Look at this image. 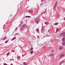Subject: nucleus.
Returning <instances> with one entry per match:
<instances>
[{
    "mask_svg": "<svg viewBox=\"0 0 65 65\" xmlns=\"http://www.w3.org/2000/svg\"><path fill=\"white\" fill-rule=\"evenodd\" d=\"M27 28V26H26L25 24H24L22 26L21 28L20 29V30H23V29H25V28Z\"/></svg>",
    "mask_w": 65,
    "mask_h": 65,
    "instance_id": "f257e3e1",
    "label": "nucleus"
},
{
    "mask_svg": "<svg viewBox=\"0 0 65 65\" xmlns=\"http://www.w3.org/2000/svg\"><path fill=\"white\" fill-rule=\"evenodd\" d=\"M35 21L37 23V24H38L39 23V22H39V20L37 19H35Z\"/></svg>",
    "mask_w": 65,
    "mask_h": 65,
    "instance_id": "f03ea898",
    "label": "nucleus"
},
{
    "mask_svg": "<svg viewBox=\"0 0 65 65\" xmlns=\"http://www.w3.org/2000/svg\"><path fill=\"white\" fill-rule=\"evenodd\" d=\"M65 56V54H61L60 56V58H62V57H63V56Z\"/></svg>",
    "mask_w": 65,
    "mask_h": 65,
    "instance_id": "7ed1b4c3",
    "label": "nucleus"
},
{
    "mask_svg": "<svg viewBox=\"0 0 65 65\" xmlns=\"http://www.w3.org/2000/svg\"><path fill=\"white\" fill-rule=\"evenodd\" d=\"M63 46H60L59 48V49L60 50H63Z\"/></svg>",
    "mask_w": 65,
    "mask_h": 65,
    "instance_id": "20e7f679",
    "label": "nucleus"
},
{
    "mask_svg": "<svg viewBox=\"0 0 65 65\" xmlns=\"http://www.w3.org/2000/svg\"><path fill=\"white\" fill-rule=\"evenodd\" d=\"M57 3H58V2H57L56 3H55V6H54V8H56V7L57 6Z\"/></svg>",
    "mask_w": 65,
    "mask_h": 65,
    "instance_id": "39448f33",
    "label": "nucleus"
},
{
    "mask_svg": "<svg viewBox=\"0 0 65 65\" xmlns=\"http://www.w3.org/2000/svg\"><path fill=\"white\" fill-rule=\"evenodd\" d=\"M64 62H64V61H62L61 62H60V64H62V63H64Z\"/></svg>",
    "mask_w": 65,
    "mask_h": 65,
    "instance_id": "423d86ee",
    "label": "nucleus"
},
{
    "mask_svg": "<svg viewBox=\"0 0 65 65\" xmlns=\"http://www.w3.org/2000/svg\"><path fill=\"white\" fill-rule=\"evenodd\" d=\"M62 45L63 46H65V42H63L62 43Z\"/></svg>",
    "mask_w": 65,
    "mask_h": 65,
    "instance_id": "0eeeda50",
    "label": "nucleus"
},
{
    "mask_svg": "<svg viewBox=\"0 0 65 65\" xmlns=\"http://www.w3.org/2000/svg\"><path fill=\"white\" fill-rule=\"evenodd\" d=\"M16 39V37H15L14 38H13V39H12V41H13V40H14V39Z\"/></svg>",
    "mask_w": 65,
    "mask_h": 65,
    "instance_id": "6e6552de",
    "label": "nucleus"
},
{
    "mask_svg": "<svg viewBox=\"0 0 65 65\" xmlns=\"http://www.w3.org/2000/svg\"><path fill=\"white\" fill-rule=\"evenodd\" d=\"M49 23V22H45L44 23V24H46V25H47V24H48Z\"/></svg>",
    "mask_w": 65,
    "mask_h": 65,
    "instance_id": "1a4fd4ad",
    "label": "nucleus"
},
{
    "mask_svg": "<svg viewBox=\"0 0 65 65\" xmlns=\"http://www.w3.org/2000/svg\"><path fill=\"white\" fill-rule=\"evenodd\" d=\"M62 41H65V38H63L62 39Z\"/></svg>",
    "mask_w": 65,
    "mask_h": 65,
    "instance_id": "9d476101",
    "label": "nucleus"
},
{
    "mask_svg": "<svg viewBox=\"0 0 65 65\" xmlns=\"http://www.w3.org/2000/svg\"><path fill=\"white\" fill-rule=\"evenodd\" d=\"M54 54H50V57H52V56H54Z\"/></svg>",
    "mask_w": 65,
    "mask_h": 65,
    "instance_id": "9b49d317",
    "label": "nucleus"
},
{
    "mask_svg": "<svg viewBox=\"0 0 65 65\" xmlns=\"http://www.w3.org/2000/svg\"><path fill=\"white\" fill-rule=\"evenodd\" d=\"M43 27H42V29H41V32H42V31H43Z\"/></svg>",
    "mask_w": 65,
    "mask_h": 65,
    "instance_id": "f8f14e48",
    "label": "nucleus"
},
{
    "mask_svg": "<svg viewBox=\"0 0 65 65\" xmlns=\"http://www.w3.org/2000/svg\"><path fill=\"white\" fill-rule=\"evenodd\" d=\"M58 23H55L54 24V25H58Z\"/></svg>",
    "mask_w": 65,
    "mask_h": 65,
    "instance_id": "ddd939ff",
    "label": "nucleus"
},
{
    "mask_svg": "<svg viewBox=\"0 0 65 65\" xmlns=\"http://www.w3.org/2000/svg\"><path fill=\"white\" fill-rule=\"evenodd\" d=\"M29 12H31V13H32L33 12V11L31 10V11H28Z\"/></svg>",
    "mask_w": 65,
    "mask_h": 65,
    "instance_id": "4468645a",
    "label": "nucleus"
},
{
    "mask_svg": "<svg viewBox=\"0 0 65 65\" xmlns=\"http://www.w3.org/2000/svg\"><path fill=\"white\" fill-rule=\"evenodd\" d=\"M6 37H4V38H3V40H5L6 39Z\"/></svg>",
    "mask_w": 65,
    "mask_h": 65,
    "instance_id": "2eb2a0df",
    "label": "nucleus"
},
{
    "mask_svg": "<svg viewBox=\"0 0 65 65\" xmlns=\"http://www.w3.org/2000/svg\"><path fill=\"white\" fill-rule=\"evenodd\" d=\"M36 31L37 32H38V31H39V29L37 28L36 29Z\"/></svg>",
    "mask_w": 65,
    "mask_h": 65,
    "instance_id": "dca6fc26",
    "label": "nucleus"
},
{
    "mask_svg": "<svg viewBox=\"0 0 65 65\" xmlns=\"http://www.w3.org/2000/svg\"><path fill=\"white\" fill-rule=\"evenodd\" d=\"M17 57L18 59H19L20 58H21V57L20 56H17Z\"/></svg>",
    "mask_w": 65,
    "mask_h": 65,
    "instance_id": "f3484780",
    "label": "nucleus"
},
{
    "mask_svg": "<svg viewBox=\"0 0 65 65\" xmlns=\"http://www.w3.org/2000/svg\"><path fill=\"white\" fill-rule=\"evenodd\" d=\"M33 51H32L31 52H30V53L31 54H33Z\"/></svg>",
    "mask_w": 65,
    "mask_h": 65,
    "instance_id": "a211bd4d",
    "label": "nucleus"
},
{
    "mask_svg": "<svg viewBox=\"0 0 65 65\" xmlns=\"http://www.w3.org/2000/svg\"><path fill=\"white\" fill-rule=\"evenodd\" d=\"M7 41H8V40L6 41L5 42V43H7Z\"/></svg>",
    "mask_w": 65,
    "mask_h": 65,
    "instance_id": "6ab92c4d",
    "label": "nucleus"
},
{
    "mask_svg": "<svg viewBox=\"0 0 65 65\" xmlns=\"http://www.w3.org/2000/svg\"><path fill=\"white\" fill-rule=\"evenodd\" d=\"M30 51H33V48L31 47L30 48Z\"/></svg>",
    "mask_w": 65,
    "mask_h": 65,
    "instance_id": "aec40b11",
    "label": "nucleus"
},
{
    "mask_svg": "<svg viewBox=\"0 0 65 65\" xmlns=\"http://www.w3.org/2000/svg\"><path fill=\"white\" fill-rule=\"evenodd\" d=\"M56 32H57V31H58V28H57L56 29Z\"/></svg>",
    "mask_w": 65,
    "mask_h": 65,
    "instance_id": "412c9836",
    "label": "nucleus"
},
{
    "mask_svg": "<svg viewBox=\"0 0 65 65\" xmlns=\"http://www.w3.org/2000/svg\"><path fill=\"white\" fill-rule=\"evenodd\" d=\"M52 53H54V50H52Z\"/></svg>",
    "mask_w": 65,
    "mask_h": 65,
    "instance_id": "4be33fe9",
    "label": "nucleus"
},
{
    "mask_svg": "<svg viewBox=\"0 0 65 65\" xmlns=\"http://www.w3.org/2000/svg\"><path fill=\"white\" fill-rule=\"evenodd\" d=\"M24 65H27V64H26V63H24Z\"/></svg>",
    "mask_w": 65,
    "mask_h": 65,
    "instance_id": "5701e85b",
    "label": "nucleus"
},
{
    "mask_svg": "<svg viewBox=\"0 0 65 65\" xmlns=\"http://www.w3.org/2000/svg\"><path fill=\"white\" fill-rule=\"evenodd\" d=\"M9 52L7 54V55H9Z\"/></svg>",
    "mask_w": 65,
    "mask_h": 65,
    "instance_id": "b1692460",
    "label": "nucleus"
},
{
    "mask_svg": "<svg viewBox=\"0 0 65 65\" xmlns=\"http://www.w3.org/2000/svg\"><path fill=\"white\" fill-rule=\"evenodd\" d=\"M4 65H7V64H6V63H4Z\"/></svg>",
    "mask_w": 65,
    "mask_h": 65,
    "instance_id": "393cba45",
    "label": "nucleus"
},
{
    "mask_svg": "<svg viewBox=\"0 0 65 65\" xmlns=\"http://www.w3.org/2000/svg\"><path fill=\"white\" fill-rule=\"evenodd\" d=\"M28 18H31V17L30 16H28Z\"/></svg>",
    "mask_w": 65,
    "mask_h": 65,
    "instance_id": "a878e982",
    "label": "nucleus"
},
{
    "mask_svg": "<svg viewBox=\"0 0 65 65\" xmlns=\"http://www.w3.org/2000/svg\"><path fill=\"white\" fill-rule=\"evenodd\" d=\"M37 38H39V36H37Z\"/></svg>",
    "mask_w": 65,
    "mask_h": 65,
    "instance_id": "bb28decb",
    "label": "nucleus"
},
{
    "mask_svg": "<svg viewBox=\"0 0 65 65\" xmlns=\"http://www.w3.org/2000/svg\"><path fill=\"white\" fill-rule=\"evenodd\" d=\"M43 0H41V1H43Z\"/></svg>",
    "mask_w": 65,
    "mask_h": 65,
    "instance_id": "cd10ccee",
    "label": "nucleus"
},
{
    "mask_svg": "<svg viewBox=\"0 0 65 65\" xmlns=\"http://www.w3.org/2000/svg\"><path fill=\"white\" fill-rule=\"evenodd\" d=\"M29 1V0H28V1Z\"/></svg>",
    "mask_w": 65,
    "mask_h": 65,
    "instance_id": "c85d7f7f",
    "label": "nucleus"
},
{
    "mask_svg": "<svg viewBox=\"0 0 65 65\" xmlns=\"http://www.w3.org/2000/svg\"><path fill=\"white\" fill-rule=\"evenodd\" d=\"M56 32V31L55 32V33Z\"/></svg>",
    "mask_w": 65,
    "mask_h": 65,
    "instance_id": "c756f323",
    "label": "nucleus"
}]
</instances>
